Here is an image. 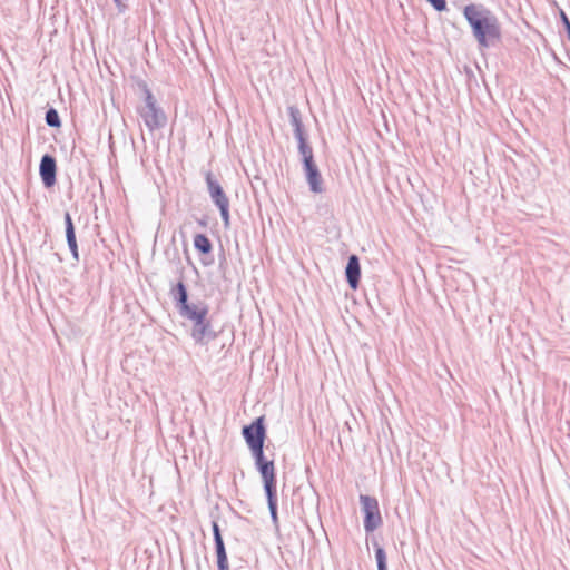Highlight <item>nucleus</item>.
<instances>
[{
    "label": "nucleus",
    "mask_w": 570,
    "mask_h": 570,
    "mask_svg": "<svg viewBox=\"0 0 570 570\" xmlns=\"http://www.w3.org/2000/svg\"><path fill=\"white\" fill-rule=\"evenodd\" d=\"M463 16L480 49L490 48L501 42V23L490 9L483 4L471 3L464 7Z\"/></svg>",
    "instance_id": "obj_1"
},
{
    "label": "nucleus",
    "mask_w": 570,
    "mask_h": 570,
    "mask_svg": "<svg viewBox=\"0 0 570 570\" xmlns=\"http://www.w3.org/2000/svg\"><path fill=\"white\" fill-rule=\"evenodd\" d=\"M139 86L145 95V105L140 109V115L150 132H153L156 129L163 128L167 122V118L165 112L157 106L156 99L147 83L141 82Z\"/></svg>",
    "instance_id": "obj_2"
},
{
    "label": "nucleus",
    "mask_w": 570,
    "mask_h": 570,
    "mask_svg": "<svg viewBox=\"0 0 570 570\" xmlns=\"http://www.w3.org/2000/svg\"><path fill=\"white\" fill-rule=\"evenodd\" d=\"M289 115V124L294 132V137L297 142H306L307 135L304 130V125L302 121V115L299 109L296 106H289L287 108Z\"/></svg>",
    "instance_id": "obj_3"
},
{
    "label": "nucleus",
    "mask_w": 570,
    "mask_h": 570,
    "mask_svg": "<svg viewBox=\"0 0 570 570\" xmlns=\"http://www.w3.org/2000/svg\"><path fill=\"white\" fill-rule=\"evenodd\" d=\"M46 122L50 127H58L60 126V117L56 109L50 108L46 112Z\"/></svg>",
    "instance_id": "obj_4"
},
{
    "label": "nucleus",
    "mask_w": 570,
    "mask_h": 570,
    "mask_svg": "<svg viewBox=\"0 0 570 570\" xmlns=\"http://www.w3.org/2000/svg\"><path fill=\"white\" fill-rule=\"evenodd\" d=\"M436 11H443L446 9L445 0H426Z\"/></svg>",
    "instance_id": "obj_5"
},
{
    "label": "nucleus",
    "mask_w": 570,
    "mask_h": 570,
    "mask_svg": "<svg viewBox=\"0 0 570 570\" xmlns=\"http://www.w3.org/2000/svg\"><path fill=\"white\" fill-rule=\"evenodd\" d=\"M561 20H562V23H563V26L566 28L568 38L570 40V21H569L567 14L563 11H561Z\"/></svg>",
    "instance_id": "obj_6"
},
{
    "label": "nucleus",
    "mask_w": 570,
    "mask_h": 570,
    "mask_svg": "<svg viewBox=\"0 0 570 570\" xmlns=\"http://www.w3.org/2000/svg\"><path fill=\"white\" fill-rule=\"evenodd\" d=\"M116 6L118 7L119 11H124L126 9V6L124 3L125 0H114Z\"/></svg>",
    "instance_id": "obj_7"
}]
</instances>
